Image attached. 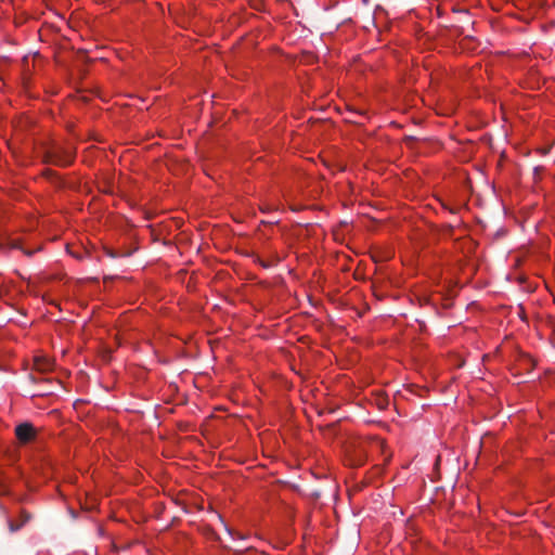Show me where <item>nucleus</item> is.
I'll use <instances>...</instances> for the list:
<instances>
[{
	"label": "nucleus",
	"instance_id": "1",
	"mask_svg": "<svg viewBox=\"0 0 555 555\" xmlns=\"http://www.w3.org/2000/svg\"><path fill=\"white\" fill-rule=\"evenodd\" d=\"M15 435L21 442L26 443L35 438L36 430L31 424L23 423L16 426Z\"/></svg>",
	"mask_w": 555,
	"mask_h": 555
},
{
	"label": "nucleus",
	"instance_id": "2",
	"mask_svg": "<svg viewBox=\"0 0 555 555\" xmlns=\"http://www.w3.org/2000/svg\"><path fill=\"white\" fill-rule=\"evenodd\" d=\"M36 365L39 370H42V371H47V370H50L52 367V363L49 361V360H37L36 361Z\"/></svg>",
	"mask_w": 555,
	"mask_h": 555
}]
</instances>
